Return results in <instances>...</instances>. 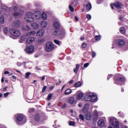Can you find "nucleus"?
I'll use <instances>...</instances> for the list:
<instances>
[{
  "label": "nucleus",
  "instance_id": "e433bc0d",
  "mask_svg": "<svg viewBox=\"0 0 128 128\" xmlns=\"http://www.w3.org/2000/svg\"><path fill=\"white\" fill-rule=\"evenodd\" d=\"M120 32H121V34H124L126 32V29H124V28H120Z\"/></svg>",
  "mask_w": 128,
  "mask_h": 128
},
{
  "label": "nucleus",
  "instance_id": "39448f33",
  "mask_svg": "<svg viewBox=\"0 0 128 128\" xmlns=\"http://www.w3.org/2000/svg\"><path fill=\"white\" fill-rule=\"evenodd\" d=\"M9 32L10 34L12 35L13 36H15L16 38H18V36H20V32L16 29L11 28Z\"/></svg>",
  "mask_w": 128,
  "mask_h": 128
},
{
  "label": "nucleus",
  "instance_id": "f3484780",
  "mask_svg": "<svg viewBox=\"0 0 128 128\" xmlns=\"http://www.w3.org/2000/svg\"><path fill=\"white\" fill-rule=\"evenodd\" d=\"M34 37H29L27 40H26V42L27 44H32L34 42Z\"/></svg>",
  "mask_w": 128,
  "mask_h": 128
},
{
  "label": "nucleus",
  "instance_id": "c85d7f7f",
  "mask_svg": "<svg viewBox=\"0 0 128 128\" xmlns=\"http://www.w3.org/2000/svg\"><path fill=\"white\" fill-rule=\"evenodd\" d=\"M72 6H74V2H72L71 5L69 6V9L70 10V12H74V7Z\"/></svg>",
  "mask_w": 128,
  "mask_h": 128
},
{
  "label": "nucleus",
  "instance_id": "f257e3e1",
  "mask_svg": "<svg viewBox=\"0 0 128 128\" xmlns=\"http://www.w3.org/2000/svg\"><path fill=\"white\" fill-rule=\"evenodd\" d=\"M60 22L58 21L54 22L53 24V27L55 28V30L53 32L54 36H60L62 34V31L60 29Z\"/></svg>",
  "mask_w": 128,
  "mask_h": 128
},
{
  "label": "nucleus",
  "instance_id": "bb28decb",
  "mask_svg": "<svg viewBox=\"0 0 128 128\" xmlns=\"http://www.w3.org/2000/svg\"><path fill=\"white\" fill-rule=\"evenodd\" d=\"M80 86H82V82H78L74 84L75 88H80Z\"/></svg>",
  "mask_w": 128,
  "mask_h": 128
},
{
  "label": "nucleus",
  "instance_id": "13d9d810",
  "mask_svg": "<svg viewBox=\"0 0 128 128\" xmlns=\"http://www.w3.org/2000/svg\"><path fill=\"white\" fill-rule=\"evenodd\" d=\"M112 76V74H109L108 76V80H110Z\"/></svg>",
  "mask_w": 128,
  "mask_h": 128
},
{
  "label": "nucleus",
  "instance_id": "6e6d98bb",
  "mask_svg": "<svg viewBox=\"0 0 128 128\" xmlns=\"http://www.w3.org/2000/svg\"><path fill=\"white\" fill-rule=\"evenodd\" d=\"M22 62H17V66H22Z\"/></svg>",
  "mask_w": 128,
  "mask_h": 128
},
{
  "label": "nucleus",
  "instance_id": "f03ea898",
  "mask_svg": "<svg viewBox=\"0 0 128 128\" xmlns=\"http://www.w3.org/2000/svg\"><path fill=\"white\" fill-rule=\"evenodd\" d=\"M84 100L86 102H94L98 100V97L92 93L88 94L84 96Z\"/></svg>",
  "mask_w": 128,
  "mask_h": 128
},
{
  "label": "nucleus",
  "instance_id": "412c9836",
  "mask_svg": "<svg viewBox=\"0 0 128 128\" xmlns=\"http://www.w3.org/2000/svg\"><path fill=\"white\" fill-rule=\"evenodd\" d=\"M22 30L26 31V30H30V27L28 26H25L22 27Z\"/></svg>",
  "mask_w": 128,
  "mask_h": 128
},
{
  "label": "nucleus",
  "instance_id": "cd10ccee",
  "mask_svg": "<svg viewBox=\"0 0 128 128\" xmlns=\"http://www.w3.org/2000/svg\"><path fill=\"white\" fill-rule=\"evenodd\" d=\"M0 24H4V16L0 17Z\"/></svg>",
  "mask_w": 128,
  "mask_h": 128
},
{
  "label": "nucleus",
  "instance_id": "4c0bfd02",
  "mask_svg": "<svg viewBox=\"0 0 128 128\" xmlns=\"http://www.w3.org/2000/svg\"><path fill=\"white\" fill-rule=\"evenodd\" d=\"M32 73L30 72H27L26 73V76L25 77L26 78L28 79L30 78V75Z\"/></svg>",
  "mask_w": 128,
  "mask_h": 128
},
{
  "label": "nucleus",
  "instance_id": "ddd939ff",
  "mask_svg": "<svg viewBox=\"0 0 128 128\" xmlns=\"http://www.w3.org/2000/svg\"><path fill=\"white\" fill-rule=\"evenodd\" d=\"M90 108V105L88 104H86L84 106L82 109L83 112H88V108Z\"/></svg>",
  "mask_w": 128,
  "mask_h": 128
},
{
  "label": "nucleus",
  "instance_id": "4468645a",
  "mask_svg": "<svg viewBox=\"0 0 128 128\" xmlns=\"http://www.w3.org/2000/svg\"><path fill=\"white\" fill-rule=\"evenodd\" d=\"M20 26V21L16 20L12 24V26L14 28H18Z\"/></svg>",
  "mask_w": 128,
  "mask_h": 128
},
{
  "label": "nucleus",
  "instance_id": "052dcab7",
  "mask_svg": "<svg viewBox=\"0 0 128 128\" xmlns=\"http://www.w3.org/2000/svg\"><path fill=\"white\" fill-rule=\"evenodd\" d=\"M10 74V72H8V71H6L4 73V74Z\"/></svg>",
  "mask_w": 128,
  "mask_h": 128
},
{
  "label": "nucleus",
  "instance_id": "a18cd8bd",
  "mask_svg": "<svg viewBox=\"0 0 128 128\" xmlns=\"http://www.w3.org/2000/svg\"><path fill=\"white\" fill-rule=\"evenodd\" d=\"M13 14L14 16H20V12H16V11H15Z\"/></svg>",
  "mask_w": 128,
  "mask_h": 128
},
{
  "label": "nucleus",
  "instance_id": "ea45409f",
  "mask_svg": "<svg viewBox=\"0 0 128 128\" xmlns=\"http://www.w3.org/2000/svg\"><path fill=\"white\" fill-rule=\"evenodd\" d=\"M94 114L95 116V120H98V111L96 110H94Z\"/></svg>",
  "mask_w": 128,
  "mask_h": 128
},
{
  "label": "nucleus",
  "instance_id": "f704fd0d",
  "mask_svg": "<svg viewBox=\"0 0 128 128\" xmlns=\"http://www.w3.org/2000/svg\"><path fill=\"white\" fill-rule=\"evenodd\" d=\"M4 34L6 35V34H8V29L7 27H5L4 28Z\"/></svg>",
  "mask_w": 128,
  "mask_h": 128
},
{
  "label": "nucleus",
  "instance_id": "de8ad7c7",
  "mask_svg": "<svg viewBox=\"0 0 128 128\" xmlns=\"http://www.w3.org/2000/svg\"><path fill=\"white\" fill-rule=\"evenodd\" d=\"M86 18H88V20H92V16H90V14H87Z\"/></svg>",
  "mask_w": 128,
  "mask_h": 128
},
{
  "label": "nucleus",
  "instance_id": "20e7f679",
  "mask_svg": "<svg viewBox=\"0 0 128 128\" xmlns=\"http://www.w3.org/2000/svg\"><path fill=\"white\" fill-rule=\"evenodd\" d=\"M34 14L32 12H28L26 13L25 17V20L28 22H34Z\"/></svg>",
  "mask_w": 128,
  "mask_h": 128
},
{
  "label": "nucleus",
  "instance_id": "5701e85b",
  "mask_svg": "<svg viewBox=\"0 0 128 128\" xmlns=\"http://www.w3.org/2000/svg\"><path fill=\"white\" fill-rule=\"evenodd\" d=\"M36 34L35 31H31L30 32H28L26 34V36H34V34Z\"/></svg>",
  "mask_w": 128,
  "mask_h": 128
},
{
  "label": "nucleus",
  "instance_id": "79ce46f5",
  "mask_svg": "<svg viewBox=\"0 0 128 128\" xmlns=\"http://www.w3.org/2000/svg\"><path fill=\"white\" fill-rule=\"evenodd\" d=\"M38 44H42L43 42H44V38L39 39L38 40Z\"/></svg>",
  "mask_w": 128,
  "mask_h": 128
},
{
  "label": "nucleus",
  "instance_id": "423d86ee",
  "mask_svg": "<svg viewBox=\"0 0 128 128\" xmlns=\"http://www.w3.org/2000/svg\"><path fill=\"white\" fill-rule=\"evenodd\" d=\"M54 48V46L52 42H48L46 44L45 50L46 52H52Z\"/></svg>",
  "mask_w": 128,
  "mask_h": 128
},
{
  "label": "nucleus",
  "instance_id": "338daca9",
  "mask_svg": "<svg viewBox=\"0 0 128 128\" xmlns=\"http://www.w3.org/2000/svg\"><path fill=\"white\" fill-rule=\"evenodd\" d=\"M72 82H74V80H71L69 82V84H72Z\"/></svg>",
  "mask_w": 128,
  "mask_h": 128
},
{
  "label": "nucleus",
  "instance_id": "603ef678",
  "mask_svg": "<svg viewBox=\"0 0 128 128\" xmlns=\"http://www.w3.org/2000/svg\"><path fill=\"white\" fill-rule=\"evenodd\" d=\"M82 48H86V44L83 43L82 44Z\"/></svg>",
  "mask_w": 128,
  "mask_h": 128
},
{
  "label": "nucleus",
  "instance_id": "393cba45",
  "mask_svg": "<svg viewBox=\"0 0 128 128\" xmlns=\"http://www.w3.org/2000/svg\"><path fill=\"white\" fill-rule=\"evenodd\" d=\"M86 8L88 10H92V4L90 2L88 3V4L86 5Z\"/></svg>",
  "mask_w": 128,
  "mask_h": 128
},
{
  "label": "nucleus",
  "instance_id": "0eeeda50",
  "mask_svg": "<svg viewBox=\"0 0 128 128\" xmlns=\"http://www.w3.org/2000/svg\"><path fill=\"white\" fill-rule=\"evenodd\" d=\"M24 50L26 52V54H34V47L32 45H31L29 46H28Z\"/></svg>",
  "mask_w": 128,
  "mask_h": 128
},
{
  "label": "nucleus",
  "instance_id": "473e14b6",
  "mask_svg": "<svg viewBox=\"0 0 128 128\" xmlns=\"http://www.w3.org/2000/svg\"><path fill=\"white\" fill-rule=\"evenodd\" d=\"M116 80L118 82H124V80H126V78H117Z\"/></svg>",
  "mask_w": 128,
  "mask_h": 128
},
{
  "label": "nucleus",
  "instance_id": "3c124183",
  "mask_svg": "<svg viewBox=\"0 0 128 128\" xmlns=\"http://www.w3.org/2000/svg\"><path fill=\"white\" fill-rule=\"evenodd\" d=\"M96 56V54L94 52H92V58H95Z\"/></svg>",
  "mask_w": 128,
  "mask_h": 128
},
{
  "label": "nucleus",
  "instance_id": "6ab92c4d",
  "mask_svg": "<svg viewBox=\"0 0 128 128\" xmlns=\"http://www.w3.org/2000/svg\"><path fill=\"white\" fill-rule=\"evenodd\" d=\"M40 26L42 28H46L48 26V22H46V21H42L40 22Z\"/></svg>",
  "mask_w": 128,
  "mask_h": 128
},
{
  "label": "nucleus",
  "instance_id": "6e6552de",
  "mask_svg": "<svg viewBox=\"0 0 128 128\" xmlns=\"http://www.w3.org/2000/svg\"><path fill=\"white\" fill-rule=\"evenodd\" d=\"M117 46L120 48H122L126 46V42L122 39H118L116 41Z\"/></svg>",
  "mask_w": 128,
  "mask_h": 128
},
{
  "label": "nucleus",
  "instance_id": "2f4dec72",
  "mask_svg": "<svg viewBox=\"0 0 128 128\" xmlns=\"http://www.w3.org/2000/svg\"><path fill=\"white\" fill-rule=\"evenodd\" d=\"M34 120L36 122H40V115L37 114L34 116Z\"/></svg>",
  "mask_w": 128,
  "mask_h": 128
},
{
  "label": "nucleus",
  "instance_id": "a19ab883",
  "mask_svg": "<svg viewBox=\"0 0 128 128\" xmlns=\"http://www.w3.org/2000/svg\"><path fill=\"white\" fill-rule=\"evenodd\" d=\"M54 42L58 46H60L62 44V42H60V41L58 40H54Z\"/></svg>",
  "mask_w": 128,
  "mask_h": 128
},
{
  "label": "nucleus",
  "instance_id": "dca6fc26",
  "mask_svg": "<svg viewBox=\"0 0 128 128\" xmlns=\"http://www.w3.org/2000/svg\"><path fill=\"white\" fill-rule=\"evenodd\" d=\"M114 6L116 8L120 9L122 8V4L118 2H116L114 4Z\"/></svg>",
  "mask_w": 128,
  "mask_h": 128
},
{
  "label": "nucleus",
  "instance_id": "2eb2a0df",
  "mask_svg": "<svg viewBox=\"0 0 128 128\" xmlns=\"http://www.w3.org/2000/svg\"><path fill=\"white\" fill-rule=\"evenodd\" d=\"M31 26L34 30H36V28H40V25L36 22H34L31 24Z\"/></svg>",
  "mask_w": 128,
  "mask_h": 128
},
{
  "label": "nucleus",
  "instance_id": "58836bf2",
  "mask_svg": "<svg viewBox=\"0 0 128 128\" xmlns=\"http://www.w3.org/2000/svg\"><path fill=\"white\" fill-rule=\"evenodd\" d=\"M52 94H50L48 95L46 100H50L52 97Z\"/></svg>",
  "mask_w": 128,
  "mask_h": 128
},
{
  "label": "nucleus",
  "instance_id": "09e8293b",
  "mask_svg": "<svg viewBox=\"0 0 128 128\" xmlns=\"http://www.w3.org/2000/svg\"><path fill=\"white\" fill-rule=\"evenodd\" d=\"M88 66H90V63L88 62V63L84 64V68H88Z\"/></svg>",
  "mask_w": 128,
  "mask_h": 128
},
{
  "label": "nucleus",
  "instance_id": "69168bd1",
  "mask_svg": "<svg viewBox=\"0 0 128 128\" xmlns=\"http://www.w3.org/2000/svg\"><path fill=\"white\" fill-rule=\"evenodd\" d=\"M54 86H50V90H54Z\"/></svg>",
  "mask_w": 128,
  "mask_h": 128
},
{
  "label": "nucleus",
  "instance_id": "c756f323",
  "mask_svg": "<svg viewBox=\"0 0 128 128\" xmlns=\"http://www.w3.org/2000/svg\"><path fill=\"white\" fill-rule=\"evenodd\" d=\"M110 124L111 126H114V120L112 118H110Z\"/></svg>",
  "mask_w": 128,
  "mask_h": 128
},
{
  "label": "nucleus",
  "instance_id": "b1692460",
  "mask_svg": "<svg viewBox=\"0 0 128 128\" xmlns=\"http://www.w3.org/2000/svg\"><path fill=\"white\" fill-rule=\"evenodd\" d=\"M42 20H46V18H48V16H46V14L43 12L42 14Z\"/></svg>",
  "mask_w": 128,
  "mask_h": 128
},
{
  "label": "nucleus",
  "instance_id": "37998d69",
  "mask_svg": "<svg viewBox=\"0 0 128 128\" xmlns=\"http://www.w3.org/2000/svg\"><path fill=\"white\" fill-rule=\"evenodd\" d=\"M100 36H95V40H100Z\"/></svg>",
  "mask_w": 128,
  "mask_h": 128
},
{
  "label": "nucleus",
  "instance_id": "4be33fe9",
  "mask_svg": "<svg viewBox=\"0 0 128 128\" xmlns=\"http://www.w3.org/2000/svg\"><path fill=\"white\" fill-rule=\"evenodd\" d=\"M84 98V94L82 93H80L78 94L76 96L77 100H82Z\"/></svg>",
  "mask_w": 128,
  "mask_h": 128
},
{
  "label": "nucleus",
  "instance_id": "7c9ffc66",
  "mask_svg": "<svg viewBox=\"0 0 128 128\" xmlns=\"http://www.w3.org/2000/svg\"><path fill=\"white\" fill-rule=\"evenodd\" d=\"M78 68H80V66L78 64H76V68L74 70V72H78Z\"/></svg>",
  "mask_w": 128,
  "mask_h": 128
},
{
  "label": "nucleus",
  "instance_id": "c9c22d12",
  "mask_svg": "<svg viewBox=\"0 0 128 128\" xmlns=\"http://www.w3.org/2000/svg\"><path fill=\"white\" fill-rule=\"evenodd\" d=\"M79 118H80V120H84L86 117H84V115L80 114L79 115Z\"/></svg>",
  "mask_w": 128,
  "mask_h": 128
},
{
  "label": "nucleus",
  "instance_id": "0e129e2a",
  "mask_svg": "<svg viewBox=\"0 0 128 128\" xmlns=\"http://www.w3.org/2000/svg\"><path fill=\"white\" fill-rule=\"evenodd\" d=\"M119 20H120L122 21V16H120L119 17Z\"/></svg>",
  "mask_w": 128,
  "mask_h": 128
},
{
  "label": "nucleus",
  "instance_id": "a211bd4d",
  "mask_svg": "<svg viewBox=\"0 0 128 128\" xmlns=\"http://www.w3.org/2000/svg\"><path fill=\"white\" fill-rule=\"evenodd\" d=\"M85 120H92V114L90 112H88L85 116Z\"/></svg>",
  "mask_w": 128,
  "mask_h": 128
},
{
  "label": "nucleus",
  "instance_id": "f8f14e48",
  "mask_svg": "<svg viewBox=\"0 0 128 128\" xmlns=\"http://www.w3.org/2000/svg\"><path fill=\"white\" fill-rule=\"evenodd\" d=\"M98 126L100 128H102V126H104V120L101 119L99 120L98 122Z\"/></svg>",
  "mask_w": 128,
  "mask_h": 128
},
{
  "label": "nucleus",
  "instance_id": "5fc2aeb1",
  "mask_svg": "<svg viewBox=\"0 0 128 128\" xmlns=\"http://www.w3.org/2000/svg\"><path fill=\"white\" fill-rule=\"evenodd\" d=\"M9 94H10L9 92H6V93L4 94V96L5 98H7V97H8V96Z\"/></svg>",
  "mask_w": 128,
  "mask_h": 128
},
{
  "label": "nucleus",
  "instance_id": "9d476101",
  "mask_svg": "<svg viewBox=\"0 0 128 128\" xmlns=\"http://www.w3.org/2000/svg\"><path fill=\"white\" fill-rule=\"evenodd\" d=\"M44 34V30L42 29H40L36 32V36H42Z\"/></svg>",
  "mask_w": 128,
  "mask_h": 128
},
{
  "label": "nucleus",
  "instance_id": "680f3d73",
  "mask_svg": "<svg viewBox=\"0 0 128 128\" xmlns=\"http://www.w3.org/2000/svg\"><path fill=\"white\" fill-rule=\"evenodd\" d=\"M45 78H46V77L44 76H42V80H44Z\"/></svg>",
  "mask_w": 128,
  "mask_h": 128
},
{
  "label": "nucleus",
  "instance_id": "49530a36",
  "mask_svg": "<svg viewBox=\"0 0 128 128\" xmlns=\"http://www.w3.org/2000/svg\"><path fill=\"white\" fill-rule=\"evenodd\" d=\"M74 124H76V123L74 122H72V121H70V122H69V125L70 126H74Z\"/></svg>",
  "mask_w": 128,
  "mask_h": 128
},
{
  "label": "nucleus",
  "instance_id": "864d4df0",
  "mask_svg": "<svg viewBox=\"0 0 128 128\" xmlns=\"http://www.w3.org/2000/svg\"><path fill=\"white\" fill-rule=\"evenodd\" d=\"M20 16H22V14H24V11L23 10H20Z\"/></svg>",
  "mask_w": 128,
  "mask_h": 128
},
{
  "label": "nucleus",
  "instance_id": "1a4fd4ad",
  "mask_svg": "<svg viewBox=\"0 0 128 128\" xmlns=\"http://www.w3.org/2000/svg\"><path fill=\"white\" fill-rule=\"evenodd\" d=\"M34 16L36 20H40V18H42V13L40 10L34 11Z\"/></svg>",
  "mask_w": 128,
  "mask_h": 128
},
{
  "label": "nucleus",
  "instance_id": "4d7b16f0",
  "mask_svg": "<svg viewBox=\"0 0 128 128\" xmlns=\"http://www.w3.org/2000/svg\"><path fill=\"white\" fill-rule=\"evenodd\" d=\"M14 12H16V10H18V7L16 6H14Z\"/></svg>",
  "mask_w": 128,
  "mask_h": 128
},
{
  "label": "nucleus",
  "instance_id": "e2e57ef3",
  "mask_svg": "<svg viewBox=\"0 0 128 128\" xmlns=\"http://www.w3.org/2000/svg\"><path fill=\"white\" fill-rule=\"evenodd\" d=\"M62 108H66V104H64V106H62Z\"/></svg>",
  "mask_w": 128,
  "mask_h": 128
},
{
  "label": "nucleus",
  "instance_id": "72a5a7b5",
  "mask_svg": "<svg viewBox=\"0 0 128 128\" xmlns=\"http://www.w3.org/2000/svg\"><path fill=\"white\" fill-rule=\"evenodd\" d=\"M119 126H120V124H119L118 122L116 121L115 124H114V128H119L118 127Z\"/></svg>",
  "mask_w": 128,
  "mask_h": 128
},
{
  "label": "nucleus",
  "instance_id": "9b49d317",
  "mask_svg": "<svg viewBox=\"0 0 128 128\" xmlns=\"http://www.w3.org/2000/svg\"><path fill=\"white\" fill-rule=\"evenodd\" d=\"M68 103L69 104H76V101L74 97H70L68 99Z\"/></svg>",
  "mask_w": 128,
  "mask_h": 128
},
{
  "label": "nucleus",
  "instance_id": "a878e982",
  "mask_svg": "<svg viewBox=\"0 0 128 128\" xmlns=\"http://www.w3.org/2000/svg\"><path fill=\"white\" fill-rule=\"evenodd\" d=\"M26 35L22 36L20 38V42H22L26 40Z\"/></svg>",
  "mask_w": 128,
  "mask_h": 128
},
{
  "label": "nucleus",
  "instance_id": "774afa93",
  "mask_svg": "<svg viewBox=\"0 0 128 128\" xmlns=\"http://www.w3.org/2000/svg\"><path fill=\"white\" fill-rule=\"evenodd\" d=\"M12 78L13 80H16V76H12Z\"/></svg>",
  "mask_w": 128,
  "mask_h": 128
},
{
  "label": "nucleus",
  "instance_id": "c03bdc74",
  "mask_svg": "<svg viewBox=\"0 0 128 128\" xmlns=\"http://www.w3.org/2000/svg\"><path fill=\"white\" fill-rule=\"evenodd\" d=\"M1 8L2 10H8V7L6 6H1Z\"/></svg>",
  "mask_w": 128,
  "mask_h": 128
},
{
  "label": "nucleus",
  "instance_id": "8fccbe9b",
  "mask_svg": "<svg viewBox=\"0 0 128 128\" xmlns=\"http://www.w3.org/2000/svg\"><path fill=\"white\" fill-rule=\"evenodd\" d=\"M46 88H47L46 86H44L42 88V92H46Z\"/></svg>",
  "mask_w": 128,
  "mask_h": 128
},
{
  "label": "nucleus",
  "instance_id": "aec40b11",
  "mask_svg": "<svg viewBox=\"0 0 128 128\" xmlns=\"http://www.w3.org/2000/svg\"><path fill=\"white\" fill-rule=\"evenodd\" d=\"M72 92V91L70 89H66L64 92V94L65 96H68L69 94H70Z\"/></svg>",
  "mask_w": 128,
  "mask_h": 128
},
{
  "label": "nucleus",
  "instance_id": "bf43d9fd",
  "mask_svg": "<svg viewBox=\"0 0 128 128\" xmlns=\"http://www.w3.org/2000/svg\"><path fill=\"white\" fill-rule=\"evenodd\" d=\"M1 128H6V126H4V125H0Z\"/></svg>",
  "mask_w": 128,
  "mask_h": 128
},
{
  "label": "nucleus",
  "instance_id": "7ed1b4c3",
  "mask_svg": "<svg viewBox=\"0 0 128 128\" xmlns=\"http://www.w3.org/2000/svg\"><path fill=\"white\" fill-rule=\"evenodd\" d=\"M26 122V118L24 117V115L19 114L16 117V124H24Z\"/></svg>",
  "mask_w": 128,
  "mask_h": 128
}]
</instances>
